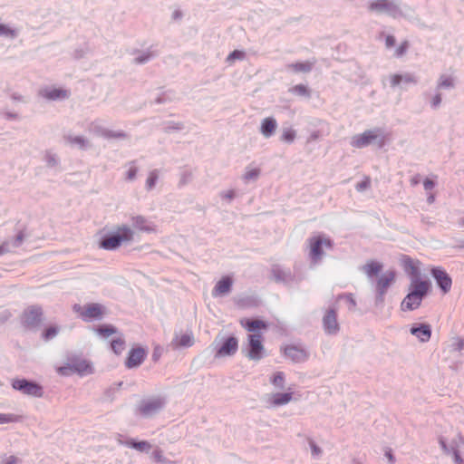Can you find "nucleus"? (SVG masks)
Returning <instances> with one entry per match:
<instances>
[{"label": "nucleus", "mask_w": 464, "mask_h": 464, "mask_svg": "<svg viewBox=\"0 0 464 464\" xmlns=\"http://www.w3.org/2000/svg\"><path fill=\"white\" fill-rule=\"evenodd\" d=\"M385 45L387 48H392L395 45V38L392 35H387L385 38Z\"/></svg>", "instance_id": "0e129e2a"}, {"label": "nucleus", "mask_w": 464, "mask_h": 464, "mask_svg": "<svg viewBox=\"0 0 464 464\" xmlns=\"http://www.w3.org/2000/svg\"><path fill=\"white\" fill-rule=\"evenodd\" d=\"M119 443L128 448L134 449L140 452H149L151 449V444L149 441L141 440L137 441L134 439L119 440Z\"/></svg>", "instance_id": "b1692460"}, {"label": "nucleus", "mask_w": 464, "mask_h": 464, "mask_svg": "<svg viewBox=\"0 0 464 464\" xmlns=\"http://www.w3.org/2000/svg\"><path fill=\"white\" fill-rule=\"evenodd\" d=\"M238 342L234 336L227 338L216 353V357L231 356L237 351Z\"/></svg>", "instance_id": "a211bd4d"}, {"label": "nucleus", "mask_w": 464, "mask_h": 464, "mask_svg": "<svg viewBox=\"0 0 464 464\" xmlns=\"http://www.w3.org/2000/svg\"><path fill=\"white\" fill-rule=\"evenodd\" d=\"M370 186H371V179H370V178L366 177V178H364L363 180H362L361 182L357 183L355 188H356L357 191L363 192L367 188H369Z\"/></svg>", "instance_id": "3c124183"}, {"label": "nucleus", "mask_w": 464, "mask_h": 464, "mask_svg": "<svg viewBox=\"0 0 464 464\" xmlns=\"http://www.w3.org/2000/svg\"><path fill=\"white\" fill-rule=\"evenodd\" d=\"M137 173V167L131 165L126 173V179L129 181H133L136 179Z\"/></svg>", "instance_id": "4d7b16f0"}, {"label": "nucleus", "mask_w": 464, "mask_h": 464, "mask_svg": "<svg viewBox=\"0 0 464 464\" xmlns=\"http://www.w3.org/2000/svg\"><path fill=\"white\" fill-rule=\"evenodd\" d=\"M19 462L20 459L17 457L9 456L2 461V464H19Z\"/></svg>", "instance_id": "680f3d73"}, {"label": "nucleus", "mask_w": 464, "mask_h": 464, "mask_svg": "<svg viewBox=\"0 0 464 464\" xmlns=\"http://www.w3.org/2000/svg\"><path fill=\"white\" fill-rule=\"evenodd\" d=\"M455 87V79L453 76L449 74H441L440 75L436 88L438 91L441 92L442 90H451Z\"/></svg>", "instance_id": "c756f323"}, {"label": "nucleus", "mask_w": 464, "mask_h": 464, "mask_svg": "<svg viewBox=\"0 0 464 464\" xmlns=\"http://www.w3.org/2000/svg\"><path fill=\"white\" fill-rule=\"evenodd\" d=\"M407 48H408V44L407 42H404L402 43L395 51V56L397 57H400V56H402L406 51H407Z\"/></svg>", "instance_id": "bf43d9fd"}, {"label": "nucleus", "mask_w": 464, "mask_h": 464, "mask_svg": "<svg viewBox=\"0 0 464 464\" xmlns=\"http://www.w3.org/2000/svg\"><path fill=\"white\" fill-rule=\"evenodd\" d=\"M289 92L295 95L310 98L311 92L307 86L304 84H297L289 89Z\"/></svg>", "instance_id": "ea45409f"}, {"label": "nucleus", "mask_w": 464, "mask_h": 464, "mask_svg": "<svg viewBox=\"0 0 464 464\" xmlns=\"http://www.w3.org/2000/svg\"><path fill=\"white\" fill-rule=\"evenodd\" d=\"M18 35L17 30L11 28L7 24H0V36L14 39Z\"/></svg>", "instance_id": "79ce46f5"}, {"label": "nucleus", "mask_w": 464, "mask_h": 464, "mask_svg": "<svg viewBox=\"0 0 464 464\" xmlns=\"http://www.w3.org/2000/svg\"><path fill=\"white\" fill-rule=\"evenodd\" d=\"M464 348V341L463 340H459L456 343V350H462Z\"/></svg>", "instance_id": "774afa93"}, {"label": "nucleus", "mask_w": 464, "mask_h": 464, "mask_svg": "<svg viewBox=\"0 0 464 464\" xmlns=\"http://www.w3.org/2000/svg\"><path fill=\"white\" fill-rule=\"evenodd\" d=\"M133 235L134 233L130 227L126 225L120 226L115 231L105 235L102 238L100 246L105 250H115L121 244L130 242L133 239Z\"/></svg>", "instance_id": "7ed1b4c3"}, {"label": "nucleus", "mask_w": 464, "mask_h": 464, "mask_svg": "<svg viewBox=\"0 0 464 464\" xmlns=\"http://www.w3.org/2000/svg\"><path fill=\"white\" fill-rule=\"evenodd\" d=\"M432 277L435 279L440 290L447 294L451 289L452 280L449 274L441 267H433L430 271Z\"/></svg>", "instance_id": "4468645a"}, {"label": "nucleus", "mask_w": 464, "mask_h": 464, "mask_svg": "<svg viewBox=\"0 0 464 464\" xmlns=\"http://www.w3.org/2000/svg\"><path fill=\"white\" fill-rule=\"evenodd\" d=\"M440 445L444 453L450 455L452 453L460 452L464 448V437L460 434H456L449 441L445 439L440 438Z\"/></svg>", "instance_id": "ddd939ff"}, {"label": "nucleus", "mask_w": 464, "mask_h": 464, "mask_svg": "<svg viewBox=\"0 0 464 464\" xmlns=\"http://www.w3.org/2000/svg\"><path fill=\"white\" fill-rule=\"evenodd\" d=\"M425 190H430L435 187V182L430 179H426L423 182Z\"/></svg>", "instance_id": "69168bd1"}, {"label": "nucleus", "mask_w": 464, "mask_h": 464, "mask_svg": "<svg viewBox=\"0 0 464 464\" xmlns=\"http://www.w3.org/2000/svg\"><path fill=\"white\" fill-rule=\"evenodd\" d=\"M410 332L422 343L428 342L431 335V328L427 324H415Z\"/></svg>", "instance_id": "412c9836"}, {"label": "nucleus", "mask_w": 464, "mask_h": 464, "mask_svg": "<svg viewBox=\"0 0 464 464\" xmlns=\"http://www.w3.org/2000/svg\"><path fill=\"white\" fill-rule=\"evenodd\" d=\"M309 257L313 265L321 262L324 256V249L333 248V240L324 234H317L308 239Z\"/></svg>", "instance_id": "20e7f679"}, {"label": "nucleus", "mask_w": 464, "mask_h": 464, "mask_svg": "<svg viewBox=\"0 0 464 464\" xmlns=\"http://www.w3.org/2000/svg\"><path fill=\"white\" fill-rule=\"evenodd\" d=\"M233 280L229 276L222 277L212 290L213 297H220L228 295L231 292Z\"/></svg>", "instance_id": "aec40b11"}, {"label": "nucleus", "mask_w": 464, "mask_h": 464, "mask_svg": "<svg viewBox=\"0 0 464 464\" xmlns=\"http://www.w3.org/2000/svg\"><path fill=\"white\" fill-rule=\"evenodd\" d=\"M146 357V352L143 348H133L130 351L125 365L129 369L140 366Z\"/></svg>", "instance_id": "f3484780"}, {"label": "nucleus", "mask_w": 464, "mask_h": 464, "mask_svg": "<svg viewBox=\"0 0 464 464\" xmlns=\"http://www.w3.org/2000/svg\"><path fill=\"white\" fill-rule=\"evenodd\" d=\"M371 12L386 14L392 18H399L408 14L410 7L401 0H374L370 3Z\"/></svg>", "instance_id": "f03ea898"}, {"label": "nucleus", "mask_w": 464, "mask_h": 464, "mask_svg": "<svg viewBox=\"0 0 464 464\" xmlns=\"http://www.w3.org/2000/svg\"><path fill=\"white\" fill-rule=\"evenodd\" d=\"M309 445L314 457H319L322 454V450L313 441H309Z\"/></svg>", "instance_id": "13d9d810"}, {"label": "nucleus", "mask_w": 464, "mask_h": 464, "mask_svg": "<svg viewBox=\"0 0 464 464\" xmlns=\"http://www.w3.org/2000/svg\"><path fill=\"white\" fill-rule=\"evenodd\" d=\"M244 53L240 51H234L227 56V61H234L236 59H241L243 58Z\"/></svg>", "instance_id": "052dcab7"}, {"label": "nucleus", "mask_w": 464, "mask_h": 464, "mask_svg": "<svg viewBox=\"0 0 464 464\" xmlns=\"http://www.w3.org/2000/svg\"><path fill=\"white\" fill-rule=\"evenodd\" d=\"M194 343V338L192 334H183L180 336H176L175 339L172 341V344L174 347L179 348H187L192 346Z\"/></svg>", "instance_id": "7c9ffc66"}, {"label": "nucleus", "mask_w": 464, "mask_h": 464, "mask_svg": "<svg viewBox=\"0 0 464 464\" xmlns=\"http://www.w3.org/2000/svg\"><path fill=\"white\" fill-rule=\"evenodd\" d=\"M219 196L222 199H225V200H227L228 202L232 201L235 197H236V193H235V190L233 189H230V190H227V191H222L219 193Z\"/></svg>", "instance_id": "6e6d98bb"}, {"label": "nucleus", "mask_w": 464, "mask_h": 464, "mask_svg": "<svg viewBox=\"0 0 464 464\" xmlns=\"http://www.w3.org/2000/svg\"><path fill=\"white\" fill-rule=\"evenodd\" d=\"M295 130L291 128H285L283 130L282 133V140L292 143L295 139Z\"/></svg>", "instance_id": "de8ad7c7"}, {"label": "nucleus", "mask_w": 464, "mask_h": 464, "mask_svg": "<svg viewBox=\"0 0 464 464\" xmlns=\"http://www.w3.org/2000/svg\"><path fill=\"white\" fill-rule=\"evenodd\" d=\"M430 289V283L425 280H411L409 293L401 304L402 311H412L420 307Z\"/></svg>", "instance_id": "f257e3e1"}, {"label": "nucleus", "mask_w": 464, "mask_h": 464, "mask_svg": "<svg viewBox=\"0 0 464 464\" xmlns=\"http://www.w3.org/2000/svg\"><path fill=\"white\" fill-rule=\"evenodd\" d=\"M131 220H132V226L140 231H144V232H148V233L156 231L155 225L151 221H150L149 219L145 218L142 216L132 217Z\"/></svg>", "instance_id": "393cba45"}, {"label": "nucleus", "mask_w": 464, "mask_h": 464, "mask_svg": "<svg viewBox=\"0 0 464 464\" xmlns=\"http://www.w3.org/2000/svg\"><path fill=\"white\" fill-rule=\"evenodd\" d=\"M39 94L48 101H64L70 97V91L62 87L46 86L40 90Z\"/></svg>", "instance_id": "f8f14e48"}, {"label": "nucleus", "mask_w": 464, "mask_h": 464, "mask_svg": "<svg viewBox=\"0 0 464 464\" xmlns=\"http://www.w3.org/2000/svg\"><path fill=\"white\" fill-rule=\"evenodd\" d=\"M339 300H344L349 311L355 310L356 301L353 294H343L338 296Z\"/></svg>", "instance_id": "c03bdc74"}, {"label": "nucleus", "mask_w": 464, "mask_h": 464, "mask_svg": "<svg viewBox=\"0 0 464 464\" xmlns=\"http://www.w3.org/2000/svg\"><path fill=\"white\" fill-rule=\"evenodd\" d=\"M404 267H405V270L406 272L410 275L411 276V280H421L420 279V269L417 266V264L411 258H406L404 260Z\"/></svg>", "instance_id": "473e14b6"}, {"label": "nucleus", "mask_w": 464, "mask_h": 464, "mask_svg": "<svg viewBox=\"0 0 464 464\" xmlns=\"http://www.w3.org/2000/svg\"><path fill=\"white\" fill-rule=\"evenodd\" d=\"M285 355L294 362H304L308 358L307 352L304 348L295 345L285 347Z\"/></svg>", "instance_id": "6ab92c4d"}, {"label": "nucleus", "mask_w": 464, "mask_h": 464, "mask_svg": "<svg viewBox=\"0 0 464 464\" xmlns=\"http://www.w3.org/2000/svg\"><path fill=\"white\" fill-rule=\"evenodd\" d=\"M57 372L59 374L63 375V376H68L74 372L72 363H68L66 365L59 367L57 369Z\"/></svg>", "instance_id": "603ef678"}, {"label": "nucleus", "mask_w": 464, "mask_h": 464, "mask_svg": "<svg viewBox=\"0 0 464 464\" xmlns=\"http://www.w3.org/2000/svg\"><path fill=\"white\" fill-rule=\"evenodd\" d=\"M24 238V233L19 232L14 239L4 242L0 246V256L9 252H13L14 251L15 248L20 247L23 245Z\"/></svg>", "instance_id": "4be33fe9"}, {"label": "nucleus", "mask_w": 464, "mask_h": 464, "mask_svg": "<svg viewBox=\"0 0 464 464\" xmlns=\"http://www.w3.org/2000/svg\"><path fill=\"white\" fill-rule=\"evenodd\" d=\"M241 324L252 334L258 333L257 330L266 328V324L265 322L256 319V320H242Z\"/></svg>", "instance_id": "72a5a7b5"}, {"label": "nucleus", "mask_w": 464, "mask_h": 464, "mask_svg": "<svg viewBox=\"0 0 464 464\" xmlns=\"http://www.w3.org/2000/svg\"><path fill=\"white\" fill-rule=\"evenodd\" d=\"M442 102L441 92L435 89V92L430 97V105L432 110H437L440 107Z\"/></svg>", "instance_id": "37998d69"}, {"label": "nucleus", "mask_w": 464, "mask_h": 464, "mask_svg": "<svg viewBox=\"0 0 464 464\" xmlns=\"http://www.w3.org/2000/svg\"><path fill=\"white\" fill-rule=\"evenodd\" d=\"M16 420L14 414L0 413V424L10 423Z\"/></svg>", "instance_id": "864d4df0"}, {"label": "nucleus", "mask_w": 464, "mask_h": 464, "mask_svg": "<svg viewBox=\"0 0 464 464\" xmlns=\"http://www.w3.org/2000/svg\"><path fill=\"white\" fill-rule=\"evenodd\" d=\"M382 269V265L379 262L371 261L361 267V270L369 277L372 278L377 276Z\"/></svg>", "instance_id": "2f4dec72"}, {"label": "nucleus", "mask_w": 464, "mask_h": 464, "mask_svg": "<svg viewBox=\"0 0 464 464\" xmlns=\"http://www.w3.org/2000/svg\"><path fill=\"white\" fill-rule=\"evenodd\" d=\"M396 274L393 270H388L382 273L376 281L375 291V302L376 304H382L384 301V296L387 293L388 288L395 281Z\"/></svg>", "instance_id": "1a4fd4ad"}, {"label": "nucleus", "mask_w": 464, "mask_h": 464, "mask_svg": "<svg viewBox=\"0 0 464 464\" xmlns=\"http://www.w3.org/2000/svg\"><path fill=\"white\" fill-rule=\"evenodd\" d=\"M66 141L72 145L78 147L80 149H85L89 146V141L87 139H85L82 136H74V135H68L66 137Z\"/></svg>", "instance_id": "e433bc0d"}, {"label": "nucleus", "mask_w": 464, "mask_h": 464, "mask_svg": "<svg viewBox=\"0 0 464 464\" xmlns=\"http://www.w3.org/2000/svg\"><path fill=\"white\" fill-rule=\"evenodd\" d=\"M152 457L154 460L158 463H164V464H172L173 462L168 460L164 456L160 450H156L152 453Z\"/></svg>", "instance_id": "8fccbe9b"}, {"label": "nucleus", "mask_w": 464, "mask_h": 464, "mask_svg": "<svg viewBox=\"0 0 464 464\" xmlns=\"http://www.w3.org/2000/svg\"><path fill=\"white\" fill-rule=\"evenodd\" d=\"M166 405L163 397L156 396L142 400L138 407L139 413L144 418H151L158 414Z\"/></svg>", "instance_id": "0eeeda50"}, {"label": "nucleus", "mask_w": 464, "mask_h": 464, "mask_svg": "<svg viewBox=\"0 0 464 464\" xmlns=\"http://www.w3.org/2000/svg\"><path fill=\"white\" fill-rule=\"evenodd\" d=\"M379 141V145L383 144V136L380 129L367 130L361 134L352 137L350 144L353 148L362 149L369 146L370 144Z\"/></svg>", "instance_id": "39448f33"}, {"label": "nucleus", "mask_w": 464, "mask_h": 464, "mask_svg": "<svg viewBox=\"0 0 464 464\" xmlns=\"http://www.w3.org/2000/svg\"><path fill=\"white\" fill-rule=\"evenodd\" d=\"M73 308L75 312L79 313L82 320L86 322L101 320L105 314V307L96 303L88 304L84 306L75 304Z\"/></svg>", "instance_id": "6e6552de"}, {"label": "nucleus", "mask_w": 464, "mask_h": 464, "mask_svg": "<svg viewBox=\"0 0 464 464\" xmlns=\"http://www.w3.org/2000/svg\"><path fill=\"white\" fill-rule=\"evenodd\" d=\"M455 464H464V459L461 457L460 452L451 454Z\"/></svg>", "instance_id": "e2e57ef3"}, {"label": "nucleus", "mask_w": 464, "mask_h": 464, "mask_svg": "<svg viewBox=\"0 0 464 464\" xmlns=\"http://www.w3.org/2000/svg\"><path fill=\"white\" fill-rule=\"evenodd\" d=\"M96 332L97 334L102 337V338H108L113 334H118V330L116 327H114L113 325L111 324H103V325H101L99 326L97 329H96Z\"/></svg>", "instance_id": "4c0bfd02"}, {"label": "nucleus", "mask_w": 464, "mask_h": 464, "mask_svg": "<svg viewBox=\"0 0 464 464\" xmlns=\"http://www.w3.org/2000/svg\"><path fill=\"white\" fill-rule=\"evenodd\" d=\"M277 128V121L273 117H267L262 120L260 125V132L261 134L268 139L272 137Z\"/></svg>", "instance_id": "a878e982"}, {"label": "nucleus", "mask_w": 464, "mask_h": 464, "mask_svg": "<svg viewBox=\"0 0 464 464\" xmlns=\"http://www.w3.org/2000/svg\"><path fill=\"white\" fill-rule=\"evenodd\" d=\"M159 179V174L157 170H152L150 172L148 179L146 180V188L148 190H151L154 188Z\"/></svg>", "instance_id": "49530a36"}, {"label": "nucleus", "mask_w": 464, "mask_h": 464, "mask_svg": "<svg viewBox=\"0 0 464 464\" xmlns=\"http://www.w3.org/2000/svg\"><path fill=\"white\" fill-rule=\"evenodd\" d=\"M12 387L25 395L34 397H41L43 395V388L36 382L26 379L14 380Z\"/></svg>", "instance_id": "9b49d317"}, {"label": "nucleus", "mask_w": 464, "mask_h": 464, "mask_svg": "<svg viewBox=\"0 0 464 464\" xmlns=\"http://www.w3.org/2000/svg\"><path fill=\"white\" fill-rule=\"evenodd\" d=\"M72 366L74 372H78L81 375H85L92 372V366L85 360L75 361L72 362Z\"/></svg>", "instance_id": "f704fd0d"}, {"label": "nucleus", "mask_w": 464, "mask_h": 464, "mask_svg": "<svg viewBox=\"0 0 464 464\" xmlns=\"http://www.w3.org/2000/svg\"><path fill=\"white\" fill-rule=\"evenodd\" d=\"M391 86L396 87L401 84H416L418 82V78L410 72L401 73V74H392L390 77Z\"/></svg>", "instance_id": "5701e85b"}, {"label": "nucleus", "mask_w": 464, "mask_h": 464, "mask_svg": "<svg viewBox=\"0 0 464 464\" xmlns=\"http://www.w3.org/2000/svg\"><path fill=\"white\" fill-rule=\"evenodd\" d=\"M42 321V309L38 306H31L24 312L23 322L28 328L36 327Z\"/></svg>", "instance_id": "2eb2a0df"}, {"label": "nucleus", "mask_w": 464, "mask_h": 464, "mask_svg": "<svg viewBox=\"0 0 464 464\" xmlns=\"http://www.w3.org/2000/svg\"><path fill=\"white\" fill-rule=\"evenodd\" d=\"M271 382L274 386L278 389H283L285 387V374L282 372H277L274 374L271 379Z\"/></svg>", "instance_id": "a18cd8bd"}, {"label": "nucleus", "mask_w": 464, "mask_h": 464, "mask_svg": "<svg viewBox=\"0 0 464 464\" xmlns=\"http://www.w3.org/2000/svg\"><path fill=\"white\" fill-rule=\"evenodd\" d=\"M272 275L276 282L287 283L292 278L290 269L285 268L279 265H275L272 267Z\"/></svg>", "instance_id": "cd10ccee"}, {"label": "nucleus", "mask_w": 464, "mask_h": 464, "mask_svg": "<svg viewBox=\"0 0 464 464\" xmlns=\"http://www.w3.org/2000/svg\"><path fill=\"white\" fill-rule=\"evenodd\" d=\"M324 332L328 334H335L339 331L337 314L334 308L328 309L323 318Z\"/></svg>", "instance_id": "dca6fc26"}, {"label": "nucleus", "mask_w": 464, "mask_h": 464, "mask_svg": "<svg viewBox=\"0 0 464 464\" xmlns=\"http://www.w3.org/2000/svg\"><path fill=\"white\" fill-rule=\"evenodd\" d=\"M46 163L49 167H55L58 164V159L55 154L47 153L45 156Z\"/></svg>", "instance_id": "5fc2aeb1"}, {"label": "nucleus", "mask_w": 464, "mask_h": 464, "mask_svg": "<svg viewBox=\"0 0 464 464\" xmlns=\"http://www.w3.org/2000/svg\"><path fill=\"white\" fill-rule=\"evenodd\" d=\"M87 130L95 136L104 138L106 140L126 138V133L121 130H112L105 127L104 121L101 119L91 121L87 126Z\"/></svg>", "instance_id": "423d86ee"}, {"label": "nucleus", "mask_w": 464, "mask_h": 464, "mask_svg": "<svg viewBox=\"0 0 464 464\" xmlns=\"http://www.w3.org/2000/svg\"><path fill=\"white\" fill-rule=\"evenodd\" d=\"M263 338L260 333L248 334V343L246 346V356L253 361H259L264 356Z\"/></svg>", "instance_id": "9d476101"}, {"label": "nucleus", "mask_w": 464, "mask_h": 464, "mask_svg": "<svg viewBox=\"0 0 464 464\" xmlns=\"http://www.w3.org/2000/svg\"><path fill=\"white\" fill-rule=\"evenodd\" d=\"M315 62L306 61L289 63L286 65V70L295 73H306L312 71Z\"/></svg>", "instance_id": "bb28decb"}, {"label": "nucleus", "mask_w": 464, "mask_h": 464, "mask_svg": "<svg viewBox=\"0 0 464 464\" xmlns=\"http://www.w3.org/2000/svg\"><path fill=\"white\" fill-rule=\"evenodd\" d=\"M59 332V328L57 326H50L43 333V338L45 341L52 340L54 338Z\"/></svg>", "instance_id": "09e8293b"}, {"label": "nucleus", "mask_w": 464, "mask_h": 464, "mask_svg": "<svg viewBox=\"0 0 464 464\" xmlns=\"http://www.w3.org/2000/svg\"><path fill=\"white\" fill-rule=\"evenodd\" d=\"M155 56L156 53L154 52L148 50L138 53L134 58V63L138 64H143L150 61Z\"/></svg>", "instance_id": "a19ab883"}, {"label": "nucleus", "mask_w": 464, "mask_h": 464, "mask_svg": "<svg viewBox=\"0 0 464 464\" xmlns=\"http://www.w3.org/2000/svg\"><path fill=\"white\" fill-rule=\"evenodd\" d=\"M292 400V392H276L270 395L268 403L271 406L278 407L289 403Z\"/></svg>", "instance_id": "c85d7f7f"}, {"label": "nucleus", "mask_w": 464, "mask_h": 464, "mask_svg": "<svg viewBox=\"0 0 464 464\" xmlns=\"http://www.w3.org/2000/svg\"><path fill=\"white\" fill-rule=\"evenodd\" d=\"M319 137H320V132H319L318 130H314V131H313V132L309 135V137H308V139H307V141H308V142L315 141V140H317L319 139Z\"/></svg>", "instance_id": "338daca9"}, {"label": "nucleus", "mask_w": 464, "mask_h": 464, "mask_svg": "<svg viewBox=\"0 0 464 464\" xmlns=\"http://www.w3.org/2000/svg\"><path fill=\"white\" fill-rule=\"evenodd\" d=\"M111 348L114 353L120 354L125 349V340L121 334H118L111 342Z\"/></svg>", "instance_id": "58836bf2"}, {"label": "nucleus", "mask_w": 464, "mask_h": 464, "mask_svg": "<svg viewBox=\"0 0 464 464\" xmlns=\"http://www.w3.org/2000/svg\"><path fill=\"white\" fill-rule=\"evenodd\" d=\"M260 169L256 167L247 166L245 169V173L242 176V179L245 183L256 181L260 176Z\"/></svg>", "instance_id": "c9c22d12"}]
</instances>
